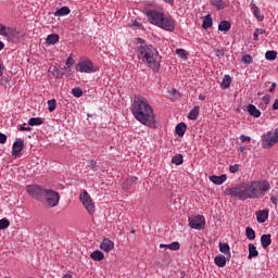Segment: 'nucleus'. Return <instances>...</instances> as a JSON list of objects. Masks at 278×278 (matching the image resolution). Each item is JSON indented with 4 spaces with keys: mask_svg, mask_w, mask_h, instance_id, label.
Masks as SVG:
<instances>
[{
    "mask_svg": "<svg viewBox=\"0 0 278 278\" xmlns=\"http://www.w3.org/2000/svg\"><path fill=\"white\" fill-rule=\"evenodd\" d=\"M0 77H3V67H1V64H0Z\"/></svg>",
    "mask_w": 278,
    "mask_h": 278,
    "instance_id": "obj_63",
    "label": "nucleus"
},
{
    "mask_svg": "<svg viewBox=\"0 0 278 278\" xmlns=\"http://www.w3.org/2000/svg\"><path fill=\"white\" fill-rule=\"evenodd\" d=\"M253 40H255V42H257V40H260V35L257 34L256 30H254Z\"/></svg>",
    "mask_w": 278,
    "mask_h": 278,
    "instance_id": "obj_54",
    "label": "nucleus"
},
{
    "mask_svg": "<svg viewBox=\"0 0 278 278\" xmlns=\"http://www.w3.org/2000/svg\"><path fill=\"white\" fill-rule=\"evenodd\" d=\"M270 202H271L274 205H278V198L275 197V195H271V197H270Z\"/></svg>",
    "mask_w": 278,
    "mask_h": 278,
    "instance_id": "obj_51",
    "label": "nucleus"
},
{
    "mask_svg": "<svg viewBox=\"0 0 278 278\" xmlns=\"http://www.w3.org/2000/svg\"><path fill=\"white\" fill-rule=\"evenodd\" d=\"M46 42L47 45H58L60 42V36L58 34L48 35Z\"/></svg>",
    "mask_w": 278,
    "mask_h": 278,
    "instance_id": "obj_26",
    "label": "nucleus"
},
{
    "mask_svg": "<svg viewBox=\"0 0 278 278\" xmlns=\"http://www.w3.org/2000/svg\"><path fill=\"white\" fill-rule=\"evenodd\" d=\"M201 108L199 106H194L188 115L189 121H197V118H199V112H200Z\"/></svg>",
    "mask_w": 278,
    "mask_h": 278,
    "instance_id": "obj_28",
    "label": "nucleus"
},
{
    "mask_svg": "<svg viewBox=\"0 0 278 278\" xmlns=\"http://www.w3.org/2000/svg\"><path fill=\"white\" fill-rule=\"evenodd\" d=\"M132 25H134V27H137L138 29L142 28V24L140 22H138V21H135L132 23Z\"/></svg>",
    "mask_w": 278,
    "mask_h": 278,
    "instance_id": "obj_53",
    "label": "nucleus"
},
{
    "mask_svg": "<svg viewBox=\"0 0 278 278\" xmlns=\"http://www.w3.org/2000/svg\"><path fill=\"white\" fill-rule=\"evenodd\" d=\"M199 99H200V101H205V94L200 93V94H199Z\"/></svg>",
    "mask_w": 278,
    "mask_h": 278,
    "instance_id": "obj_58",
    "label": "nucleus"
},
{
    "mask_svg": "<svg viewBox=\"0 0 278 278\" xmlns=\"http://www.w3.org/2000/svg\"><path fill=\"white\" fill-rule=\"evenodd\" d=\"M160 249H169L170 251H179V249H181V244H179V242L177 241H174L173 243H169V244L161 243Z\"/></svg>",
    "mask_w": 278,
    "mask_h": 278,
    "instance_id": "obj_18",
    "label": "nucleus"
},
{
    "mask_svg": "<svg viewBox=\"0 0 278 278\" xmlns=\"http://www.w3.org/2000/svg\"><path fill=\"white\" fill-rule=\"evenodd\" d=\"M23 149H25V142L22 139H18L17 141H15L12 147L13 157H18Z\"/></svg>",
    "mask_w": 278,
    "mask_h": 278,
    "instance_id": "obj_13",
    "label": "nucleus"
},
{
    "mask_svg": "<svg viewBox=\"0 0 278 278\" xmlns=\"http://www.w3.org/2000/svg\"><path fill=\"white\" fill-rule=\"evenodd\" d=\"M173 94H174V97H177V94H179V91H177V89H174Z\"/></svg>",
    "mask_w": 278,
    "mask_h": 278,
    "instance_id": "obj_61",
    "label": "nucleus"
},
{
    "mask_svg": "<svg viewBox=\"0 0 278 278\" xmlns=\"http://www.w3.org/2000/svg\"><path fill=\"white\" fill-rule=\"evenodd\" d=\"M189 226L191 229H203L205 227V216L197 215L189 217Z\"/></svg>",
    "mask_w": 278,
    "mask_h": 278,
    "instance_id": "obj_11",
    "label": "nucleus"
},
{
    "mask_svg": "<svg viewBox=\"0 0 278 278\" xmlns=\"http://www.w3.org/2000/svg\"><path fill=\"white\" fill-rule=\"evenodd\" d=\"M8 142V136L5 134L0 132V144H5Z\"/></svg>",
    "mask_w": 278,
    "mask_h": 278,
    "instance_id": "obj_44",
    "label": "nucleus"
},
{
    "mask_svg": "<svg viewBox=\"0 0 278 278\" xmlns=\"http://www.w3.org/2000/svg\"><path fill=\"white\" fill-rule=\"evenodd\" d=\"M240 140H241V142H251V137L245 136V135H241Z\"/></svg>",
    "mask_w": 278,
    "mask_h": 278,
    "instance_id": "obj_45",
    "label": "nucleus"
},
{
    "mask_svg": "<svg viewBox=\"0 0 278 278\" xmlns=\"http://www.w3.org/2000/svg\"><path fill=\"white\" fill-rule=\"evenodd\" d=\"M0 36H3L11 42H18L25 38V34L18 31L16 28L8 27L0 23Z\"/></svg>",
    "mask_w": 278,
    "mask_h": 278,
    "instance_id": "obj_4",
    "label": "nucleus"
},
{
    "mask_svg": "<svg viewBox=\"0 0 278 278\" xmlns=\"http://www.w3.org/2000/svg\"><path fill=\"white\" fill-rule=\"evenodd\" d=\"M137 42H140V45H144V40H142L141 38H138Z\"/></svg>",
    "mask_w": 278,
    "mask_h": 278,
    "instance_id": "obj_62",
    "label": "nucleus"
},
{
    "mask_svg": "<svg viewBox=\"0 0 278 278\" xmlns=\"http://www.w3.org/2000/svg\"><path fill=\"white\" fill-rule=\"evenodd\" d=\"M214 262L218 268H225L227 266V257L223 254L215 256Z\"/></svg>",
    "mask_w": 278,
    "mask_h": 278,
    "instance_id": "obj_16",
    "label": "nucleus"
},
{
    "mask_svg": "<svg viewBox=\"0 0 278 278\" xmlns=\"http://www.w3.org/2000/svg\"><path fill=\"white\" fill-rule=\"evenodd\" d=\"M164 13L157 10H149L147 12L149 23H151V25H155L156 27H159L160 23H162V18H164Z\"/></svg>",
    "mask_w": 278,
    "mask_h": 278,
    "instance_id": "obj_9",
    "label": "nucleus"
},
{
    "mask_svg": "<svg viewBox=\"0 0 278 278\" xmlns=\"http://www.w3.org/2000/svg\"><path fill=\"white\" fill-rule=\"evenodd\" d=\"M39 201L47 207H56L58 203H60V193L52 189H43V193Z\"/></svg>",
    "mask_w": 278,
    "mask_h": 278,
    "instance_id": "obj_5",
    "label": "nucleus"
},
{
    "mask_svg": "<svg viewBox=\"0 0 278 278\" xmlns=\"http://www.w3.org/2000/svg\"><path fill=\"white\" fill-rule=\"evenodd\" d=\"M238 170H240V165L239 164H235V165L229 166V172L230 173H238Z\"/></svg>",
    "mask_w": 278,
    "mask_h": 278,
    "instance_id": "obj_43",
    "label": "nucleus"
},
{
    "mask_svg": "<svg viewBox=\"0 0 278 278\" xmlns=\"http://www.w3.org/2000/svg\"><path fill=\"white\" fill-rule=\"evenodd\" d=\"M252 8V12L254 14V16L257 18V21H264V15L262 14V11L260 10V8L253 3H251Z\"/></svg>",
    "mask_w": 278,
    "mask_h": 278,
    "instance_id": "obj_25",
    "label": "nucleus"
},
{
    "mask_svg": "<svg viewBox=\"0 0 278 278\" xmlns=\"http://www.w3.org/2000/svg\"><path fill=\"white\" fill-rule=\"evenodd\" d=\"M219 251L220 253H224V255H226V257L229 260L231 258V250L229 248V243H219Z\"/></svg>",
    "mask_w": 278,
    "mask_h": 278,
    "instance_id": "obj_17",
    "label": "nucleus"
},
{
    "mask_svg": "<svg viewBox=\"0 0 278 278\" xmlns=\"http://www.w3.org/2000/svg\"><path fill=\"white\" fill-rule=\"evenodd\" d=\"M269 191L270 182L263 179L239 184L228 189L226 194L235 197V199H239V201H247V199H263Z\"/></svg>",
    "mask_w": 278,
    "mask_h": 278,
    "instance_id": "obj_1",
    "label": "nucleus"
},
{
    "mask_svg": "<svg viewBox=\"0 0 278 278\" xmlns=\"http://www.w3.org/2000/svg\"><path fill=\"white\" fill-rule=\"evenodd\" d=\"M63 278H73V275H71V274H65V275L63 276Z\"/></svg>",
    "mask_w": 278,
    "mask_h": 278,
    "instance_id": "obj_60",
    "label": "nucleus"
},
{
    "mask_svg": "<svg viewBox=\"0 0 278 278\" xmlns=\"http://www.w3.org/2000/svg\"><path fill=\"white\" fill-rule=\"evenodd\" d=\"M101 251H104V253H110V251H114V243L110 239H103L100 243Z\"/></svg>",
    "mask_w": 278,
    "mask_h": 278,
    "instance_id": "obj_14",
    "label": "nucleus"
},
{
    "mask_svg": "<svg viewBox=\"0 0 278 278\" xmlns=\"http://www.w3.org/2000/svg\"><path fill=\"white\" fill-rule=\"evenodd\" d=\"M25 125L27 124H24L23 126L20 127V131H31V127H25Z\"/></svg>",
    "mask_w": 278,
    "mask_h": 278,
    "instance_id": "obj_49",
    "label": "nucleus"
},
{
    "mask_svg": "<svg viewBox=\"0 0 278 278\" xmlns=\"http://www.w3.org/2000/svg\"><path fill=\"white\" fill-rule=\"evenodd\" d=\"M26 192H28L29 197H33V199L40 201L42 199L45 189L38 185H28L26 187Z\"/></svg>",
    "mask_w": 278,
    "mask_h": 278,
    "instance_id": "obj_10",
    "label": "nucleus"
},
{
    "mask_svg": "<svg viewBox=\"0 0 278 278\" xmlns=\"http://www.w3.org/2000/svg\"><path fill=\"white\" fill-rule=\"evenodd\" d=\"M278 142V127L274 132L268 131L263 139L264 149H270V147H275Z\"/></svg>",
    "mask_w": 278,
    "mask_h": 278,
    "instance_id": "obj_8",
    "label": "nucleus"
},
{
    "mask_svg": "<svg viewBox=\"0 0 278 278\" xmlns=\"http://www.w3.org/2000/svg\"><path fill=\"white\" fill-rule=\"evenodd\" d=\"M165 3H173L175 0H164Z\"/></svg>",
    "mask_w": 278,
    "mask_h": 278,
    "instance_id": "obj_64",
    "label": "nucleus"
},
{
    "mask_svg": "<svg viewBox=\"0 0 278 278\" xmlns=\"http://www.w3.org/2000/svg\"><path fill=\"white\" fill-rule=\"evenodd\" d=\"M260 252H257V248L253 243L249 244V260H253V257H257Z\"/></svg>",
    "mask_w": 278,
    "mask_h": 278,
    "instance_id": "obj_29",
    "label": "nucleus"
},
{
    "mask_svg": "<svg viewBox=\"0 0 278 278\" xmlns=\"http://www.w3.org/2000/svg\"><path fill=\"white\" fill-rule=\"evenodd\" d=\"M271 242H273V239H270V233L263 235L261 237V244H262L263 249H268V247H270Z\"/></svg>",
    "mask_w": 278,
    "mask_h": 278,
    "instance_id": "obj_21",
    "label": "nucleus"
},
{
    "mask_svg": "<svg viewBox=\"0 0 278 278\" xmlns=\"http://www.w3.org/2000/svg\"><path fill=\"white\" fill-rule=\"evenodd\" d=\"M76 71L78 73H97L99 71V66L94 65L92 61L90 60H85V61H79L78 64H76Z\"/></svg>",
    "mask_w": 278,
    "mask_h": 278,
    "instance_id": "obj_6",
    "label": "nucleus"
},
{
    "mask_svg": "<svg viewBox=\"0 0 278 278\" xmlns=\"http://www.w3.org/2000/svg\"><path fill=\"white\" fill-rule=\"evenodd\" d=\"M65 64L67 68H71L75 64V59H73L72 56H68L65 61Z\"/></svg>",
    "mask_w": 278,
    "mask_h": 278,
    "instance_id": "obj_42",
    "label": "nucleus"
},
{
    "mask_svg": "<svg viewBox=\"0 0 278 278\" xmlns=\"http://www.w3.org/2000/svg\"><path fill=\"white\" fill-rule=\"evenodd\" d=\"M218 29L219 31H229V29H231V23L223 21L219 23Z\"/></svg>",
    "mask_w": 278,
    "mask_h": 278,
    "instance_id": "obj_31",
    "label": "nucleus"
},
{
    "mask_svg": "<svg viewBox=\"0 0 278 278\" xmlns=\"http://www.w3.org/2000/svg\"><path fill=\"white\" fill-rule=\"evenodd\" d=\"M263 101H264L265 105H268V103H270V94H265L263 97Z\"/></svg>",
    "mask_w": 278,
    "mask_h": 278,
    "instance_id": "obj_46",
    "label": "nucleus"
},
{
    "mask_svg": "<svg viewBox=\"0 0 278 278\" xmlns=\"http://www.w3.org/2000/svg\"><path fill=\"white\" fill-rule=\"evenodd\" d=\"M242 62L244 64H252L253 62V56H251L250 54H245L242 56Z\"/></svg>",
    "mask_w": 278,
    "mask_h": 278,
    "instance_id": "obj_41",
    "label": "nucleus"
},
{
    "mask_svg": "<svg viewBox=\"0 0 278 278\" xmlns=\"http://www.w3.org/2000/svg\"><path fill=\"white\" fill-rule=\"evenodd\" d=\"M212 25H213L212 15L207 14L203 18L202 27H203V29H210V27H212Z\"/></svg>",
    "mask_w": 278,
    "mask_h": 278,
    "instance_id": "obj_30",
    "label": "nucleus"
},
{
    "mask_svg": "<svg viewBox=\"0 0 278 278\" xmlns=\"http://www.w3.org/2000/svg\"><path fill=\"white\" fill-rule=\"evenodd\" d=\"M255 31L258 36H263V34H266V30L262 28H256Z\"/></svg>",
    "mask_w": 278,
    "mask_h": 278,
    "instance_id": "obj_52",
    "label": "nucleus"
},
{
    "mask_svg": "<svg viewBox=\"0 0 278 278\" xmlns=\"http://www.w3.org/2000/svg\"><path fill=\"white\" fill-rule=\"evenodd\" d=\"M90 257L93 260V262H101L105 258V254L99 250H96L90 254Z\"/></svg>",
    "mask_w": 278,
    "mask_h": 278,
    "instance_id": "obj_23",
    "label": "nucleus"
},
{
    "mask_svg": "<svg viewBox=\"0 0 278 278\" xmlns=\"http://www.w3.org/2000/svg\"><path fill=\"white\" fill-rule=\"evenodd\" d=\"M211 4L216 8V10H225L227 8V2L225 0H211Z\"/></svg>",
    "mask_w": 278,
    "mask_h": 278,
    "instance_id": "obj_24",
    "label": "nucleus"
},
{
    "mask_svg": "<svg viewBox=\"0 0 278 278\" xmlns=\"http://www.w3.org/2000/svg\"><path fill=\"white\" fill-rule=\"evenodd\" d=\"M245 236H247L248 240H255V230H253V228H251V227H247Z\"/></svg>",
    "mask_w": 278,
    "mask_h": 278,
    "instance_id": "obj_34",
    "label": "nucleus"
},
{
    "mask_svg": "<svg viewBox=\"0 0 278 278\" xmlns=\"http://www.w3.org/2000/svg\"><path fill=\"white\" fill-rule=\"evenodd\" d=\"M89 166L91 167V170H97V163H96V161H90Z\"/></svg>",
    "mask_w": 278,
    "mask_h": 278,
    "instance_id": "obj_50",
    "label": "nucleus"
},
{
    "mask_svg": "<svg viewBox=\"0 0 278 278\" xmlns=\"http://www.w3.org/2000/svg\"><path fill=\"white\" fill-rule=\"evenodd\" d=\"M80 202L83 203L85 210H87L88 214L92 215L96 212L94 202H92V198L88 194V191H84L80 193Z\"/></svg>",
    "mask_w": 278,
    "mask_h": 278,
    "instance_id": "obj_7",
    "label": "nucleus"
},
{
    "mask_svg": "<svg viewBox=\"0 0 278 278\" xmlns=\"http://www.w3.org/2000/svg\"><path fill=\"white\" fill-rule=\"evenodd\" d=\"M72 94L74 97H76L77 99H79V97H81L84 94V91L81 90V88L75 87L72 89Z\"/></svg>",
    "mask_w": 278,
    "mask_h": 278,
    "instance_id": "obj_37",
    "label": "nucleus"
},
{
    "mask_svg": "<svg viewBox=\"0 0 278 278\" xmlns=\"http://www.w3.org/2000/svg\"><path fill=\"white\" fill-rule=\"evenodd\" d=\"M239 151H240L241 153H244V151H247V148H245V147H240V148H239Z\"/></svg>",
    "mask_w": 278,
    "mask_h": 278,
    "instance_id": "obj_59",
    "label": "nucleus"
},
{
    "mask_svg": "<svg viewBox=\"0 0 278 278\" xmlns=\"http://www.w3.org/2000/svg\"><path fill=\"white\" fill-rule=\"evenodd\" d=\"M231 86V76L225 75L223 81H222V87L223 88H229Z\"/></svg>",
    "mask_w": 278,
    "mask_h": 278,
    "instance_id": "obj_35",
    "label": "nucleus"
},
{
    "mask_svg": "<svg viewBox=\"0 0 278 278\" xmlns=\"http://www.w3.org/2000/svg\"><path fill=\"white\" fill-rule=\"evenodd\" d=\"M159 27L161 29H164L165 31H175V20L166 15H163V18L159 24Z\"/></svg>",
    "mask_w": 278,
    "mask_h": 278,
    "instance_id": "obj_12",
    "label": "nucleus"
},
{
    "mask_svg": "<svg viewBox=\"0 0 278 278\" xmlns=\"http://www.w3.org/2000/svg\"><path fill=\"white\" fill-rule=\"evenodd\" d=\"M215 54L217 55V58H223V55H225V50L217 49L215 51Z\"/></svg>",
    "mask_w": 278,
    "mask_h": 278,
    "instance_id": "obj_47",
    "label": "nucleus"
},
{
    "mask_svg": "<svg viewBox=\"0 0 278 278\" xmlns=\"http://www.w3.org/2000/svg\"><path fill=\"white\" fill-rule=\"evenodd\" d=\"M266 60H277V51L269 50L265 53Z\"/></svg>",
    "mask_w": 278,
    "mask_h": 278,
    "instance_id": "obj_36",
    "label": "nucleus"
},
{
    "mask_svg": "<svg viewBox=\"0 0 278 278\" xmlns=\"http://www.w3.org/2000/svg\"><path fill=\"white\" fill-rule=\"evenodd\" d=\"M10 227V220L8 218L0 219V230L8 229Z\"/></svg>",
    "mask_w": 278,
    "mask_h": 278,
    "instance_id": "obj_38",
    "label": "nucleus"
},
{
    "mask_svg": "<svg viewBox=\"0 0 278 278\" xmlns=\"http://www.w3.org/2000/svg\"><path fill=\"white\" fill-rule=\"evenodd\" d=\"M136 181H138L137 177H130L129 179L126 180V184L131 185V184H136Z\"/></svg>",
    "mask_w": 278,
    "mask_h": 278,
    "instance_id": "obj_48",
    "label": "nucleus"
},
{
    "mask_svg": "<svg viewBox=\"0 0 278 278\" xmlns=\"http://www.w3.org/2000/svg\"><path fill=\"white\" fill-rule=\"evenodd\" d=\"M137 55L139 60H142L150 68L154 71V73H159L160 64H162V56L157 49H155L152 45L140 46L137 50Z\"/></svg>",
    "mask_w": 278,
    "mask_h": 278,
    "instance_id": "obj_3",
    "label": "nucleus"
},
{
    "mask_svg": "<svg viewBox=\"0 0 278 278\" xmlns=\"http://www.w3.org/2000/svg\"><path fill=\"white\" fill-rule=\"evenodd\" d=\"M257 223H266L268 220V210L258 211L256 213Z\"/></svg>",
    "mask_w": 278,
    "mask_h": 278,
    "instance_id": "obj_19",
    "label": "nucleus"
},
{
    "mask_svg": "<svg viewBox=\"0 0 278 278\" xmlns=\"http://www.w3.org/2000/svg\"><path fill=\"white\" fill-rule=\"evenodd\" d=\"M248 112L251 116H254V118H260L262 116V112L253 104L248 105Z\"/></svg>",
    "mask_w": 278,
    "mask_h": 278,
    "instance_id": "obj_20",
    "label": "nucleus"
},
{
    "mask_svg": "<svg viewBox=\"0 0 278 278\" xmlns=\"http://www.w3.org/2000/svg\"><path fill=\"white\" fill-rule=\"evenodd\" d=\"M42 118L40 117H31L29 121H28V125H30V127H36V125H42Z\"/></svg>",
    "mask_w": 278,
    "mask_h": 278,
    "instance_id": "obj_33",
    "label": "nucleus"
},
{
    "mask_svg": "<svg viewBox=\"0 0 278 278\" xmlns=\"http://www.w3.org/2000/svg\"><path fill=\"white\" fill-rule=\"evenodd\" d=\"M210 181L215 184L216 186H223L227 181V175L223 174L220 176L212 175L208 177Z\"/></svg>",
    "mask_w": 278,
    "mask_h": 278,
    "instance_id": "obj_15",
    "label": "nucleus"
},
{
    "mask_svg": "<svg viewBox=\"0 0 278 278\" xmlns=\"http://www.w3.org/2000/svg\"><path fill=\"white\" fill-rule=\"evenodd\" d=\"M55 108H56L55 99L49 100L48 101V110H49V112H55Z\"/></svg>",
    "mask_w": 278,
    "mask_h": 278,
    "instance_id": "obj_39",
    "label": "nucleus"
},
{
    "mask_svg": "<svg viewBox=\"0 0 278 278\" xmlns=\"http://www.w3.org/2000/svg\"><path fill=\"white\" fill-rule=\"evenodd\" d=\"M186 129H188V126L186 125V123H179L176 126L177 136H179V138H184V136L186 135Z\"/></svg>",
    "mask_w": 278,
    "mask_h": 278,
    "instance_id": "obj_22",
    "label": "nucleus"
},
{
    "mask_svg": "<svg viewBox=\"0 0 278 278\" xmlns=\"http://www.w3.org/2000/svg\"><path fill=\"white\" fill-rule=\"evenodd\" d=\"M176 53L178 54V58H181L182 60H186V58H188V52L184 49H177Z\"/></svg>",
    "mask_w": 278,
    "mask_h": 278,
    "instance_id": "obj_40",
    "label": "nucleus"
},
{
    "mask_svg": "<svg viewBox=\"0 0 278 278\" xmlns=\"http://www.w3.org/2000/svg\"><path fill=\"white\" fill-rule=\"evenodd\" d=\"M71 14V9L68 7H62L54 12V16H68Z\"/></svg>",
    "mask_w": 278,
    "mask_h": 278,
    "instance_id": "obj_27",
    "label": "nucleus"
},
{
    "mask_svg": "<svg viewBox=\"0 0 278 278\" xmlns=\"http://www.w3.org/2000/svg\"><path fill=\"white\" fill-rule=\"evenodd\" d=\"M5 49V43L3 41H0V51H3Z\"/></svg>",
    "mask_w": 278,
    "mask_h": 278,
    "instance_id": "obj_57",
    "label": "nucleus"
},
{
    "mask_svg": "<svg viewBox=\"0 0 278 278\" xmlns=\"http://www.w3.org/2000/svg\"><path fill=\"white\" fill-rule=\"evenodd\" d=\"M273 110H278V100L276 99L273 104Z\"/></svg>",
    "mask_w": 278,
    "mask_h": 278,
    "instance_id": "obj_56",
    "label": "nucleus"
},
{
    "mask_svg": "<svg viewBox=\"0 0 278 278\" xmlns=\"http://www.w3.org/2000/svg\"><path fill=\"white\" fill-rule=\"evenodd\" d=\"M132 116L147 127H153L155 125V113L153 108L149 104V101L142 97H135L130 106Z\"/></svg>",
    "mask_w": 278,
    "mask_h": 278,
    "instance_id": "obj_2",
    "label": "nucleus"
},
{
    "mask_svg": "<svg viewBox=\"0 0 278 278\" xmlns=\"http://www.w3.org/2000/svg\"><path fill=\"white\" fill-rule=\"evenodd\" d=\"M172 164H175L176 166H181L184 164V155L177 154L172 159Z\"/></svg>",
    "mask_w": 278,
    "mask_h": 278,
    "instance_id": "obj_32",
    "label": "nucleus"
},
{
    "mask_svg": "<svg viewBox=\"0 0 278 278\" xmlns=\"http://www.w3.org/2000/svg\"><path fill=\"white\" fill-rule=\"evenodd\" d=\"M275 88H277V84L273 83L271 87L269 88V92H273L275 90Z\"/></svg>",
    "mask_w": 278,
    "mask_h": 278,
    "instance_id": "obj_55",
    "label": "nucleus"
}]
</instances>
